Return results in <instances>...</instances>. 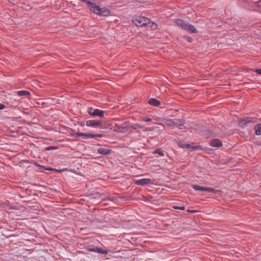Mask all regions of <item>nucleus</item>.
<instances>
[{
    "label": "nucleus",
    "mask_w": 261,
    "mask_h": 261,
    "mask_svg": "<svg viewBox=\"0 0 261 261\" xmlns=\"http://www.w3.org/2000/svg\"><path fill=\"white\" fill-rule=\"evenodd\" d=\"M132 21L137 26H146L150 28L152 30H155L157 29V25L155 23L144 16H136L133 18Z\"/></svg>",
    "instance_id": "1"
},
{
    "label": "nucleus",
    "mask_w": 261,
    "mask_h": 261,
    "mask_svg": "<svg viewBox=\"0 0 261 261\" xmlns=\"http://www.w3.org/2000/svg\"><path fill=\"white\" fill-rule=\"evenodd\" d=\"M83 2L86 3L88 9L96 14L104 16H107L110 15V11L108 9L105 8H100L95 4L86 1V0H83Z\"/></svg>",
    "instance_id": "2"
},
{
    "label": "nucleus",
    "mask_w": 261,
    "mask_h": 261,
    "mask_svg": "<svg viewBox=\"0 0 261 261\" xmlns=\"http://www.w3.org/2000/svg\"><path fill=\"white\" fill-rule=\"evenodd\" d=\"M164 122L168 126L180 127L184 125L185 123L184 120L179 119H165Z\"/></svg>",
    "instance_id": "3"
},
{
    "label": "nucleus",
    "mask_w": 261,
    "mask_h": 261,
    "mask_svg": "<svg viewBox=\"0 0 261 261\" xmlns=\"http://www.w3.org/2000/svg\"><path fill=\"white\" fill-rule=\"evenodd\" d=\"M101 121L89 120L86 121V125L88 127H93L95 128H103Z\"/></svg>",
    "instance_id": "4"
},
{
    "label": "nucleus",
    "mask_w": 261,
    "mask_h": 261,
    "mask_svg": "<svg viewBox=\"0 0 261 261\" xmlns=\"http://www.w3.org/2000/svg\"><path fill=\"white\" fill-rule=\"evenodd\" d=\"M87 111L91 116H99L100 118H103L104 117L105 112L103 111L98 109H94L92 108H88Z\"/></svg>",
    "instance_id": "5"
},
{
    "label": "nucleus",
    "mask_w": 261,
    "mask_h": 261,
    "mask_svg": "<svg viewBox=\"0 0 261 261\" xmlns=\"http://www.w3.org/2000/svg\"><path fill=\"white\" fill-rule=\"evenodd\" d=\"M152 182L151 180L149 178H142L141 179H139L136 180L135 182V184L137 185H141L144 186L146 185H149L152 184Z\"/></svg>",
    "instance_id": "6"
},
{
    "label": "nucleus",
    "mask_w": 261,
    "mask_h": 261,
    "mask_svg": "<svg viewBox=\"0 0 261 261\" xmlns=\"http://www.w3.org/2000/svg\"><path fill=\"white\" fill-rule=\"evenodd\" d=\"M210 146L214 147H220L222 146V142L218 139H215L211 140L209 142Z\"/></svg>",
    "instance_id": "7"
},
{
    "label": "nucleus",
    "mask_w": 261,
    "mask_h": 261,
    "mask_svg": "<svg viewBox=\"0 0 261 261\" xmlns=\"http://www.w3.org/2000/svg\"><path fill=\"white\" fill-rule=\"evenodd\" d=\"M176 24L179 27H181L182 29L186 30L187 28L189 23L185 22L181 19H176L175 20Z\"/></svg>",
    "instance_id": "8"
},
{
    "label": "nucleus",
    "mask_w": 261,
    "mask_h": 261,
    "mask_svg": "<svg viewBox=\"0 0 261 261\" xmlns=\"http://www.w3.org/2000/svg\"><path fill=\"white\" fill-rule=\"evenodd\" d=\"M112 150L109 149L99 148L97 149V152L102 155H109L112 153Z\"/></svg>",
    "instance_id": "9"
},
{
    "label": "nucleus",
    "mask_w": 261,
    "mask_h": 261,
    "mask_svg": "<svg viewBox=\"0 0 261 261\" xmlns=\"http://www.w3.org/2000/svg\"><path fill=\"white\" fill-rule=\"evenodd\" d=\"M88 250L90 251L96 252L101 254H108V251L106 250H103L101 248H90Z\"/></svg>",
    "instance_id": "10"
},
{
    "label": "nucleus",
    "mask_w": 261,
    "mask_h": 261,
    "mask_svg": "<svg viewBox=\"0 0 261 261\" xmlns=\"http://www.w3.org/2000/svg\"><path fill=\"white\" fill-rule=\"evenodd\" d=\"M148 103L151 106L156 107L161 104V102L155 98H150L148 101Z\"/></svg>",
    "instance_id": "11"
},
{
    "label": "nucleus",
    "mask_w": 261,
    "mask_h": 261,
    "mask_svg": "<svg viewBox=\"0 0 261 261\" xmlns=\"http://www.w3.org/2000/svg\"><path fill=\"white\" fill-rule=\"evenodd\" d=\"M17 94L19 96H30L31 95V93L28 91L25 90H22V91H19L17 92Z\"/></svg>",
    "instance_id": "12"
},
{
    "label": "nucleus",
    "mask_w": 261,
    "mask_h": 261,
    "mask_svg": "<svg viewBox=\"0 0 261 261\" xmlns=\"http://www.w3.org/2000/svg\"><path fill=\"white\" fill-rule=\"evenodd\" d=\"M186 148L188 149H192L193 150H197L200 148L199 146L195 145L194 143L192 144H187L186 146Z\"/></svg>",
    "instance_id": "13"
},
{
    "label": "nucleus",
    "mask_w": 261,
    "mask_h": 261,
    "mask_svg": "<svg viewBox=\"0 0 261 261\" xmlns=\"http://www.w3.org/2000/svg\"><path fill=\"white\" fill-rule=\"evenodd\" d=\"M186 31H187L192 33H196L197 32V31L195 29V28L193 25L190 24H188Z\"/></svg>",
    "instance_id": "14"
},
{
    "label": "nucleus",
    "mask_w": 261,
    "mask_h": 261,
    "mask_svg": "<svg viewBox=\"0 0 261 261\" xmlns=\"http://www.w3.org/2000/svg\"><path fill=\"white\" fill-rule=\"evenodd\" d=\"M256 135H261V124H257L254 127Z\"/></svg>",
    "instance_id": "15"
},
{
    "label": "nucleus",
    "mask_w": 261,
    "mask_h": 261,
    "mask_svg": "<svg viewBox=\"0 0 261 261\" xmlns=\"http://www.w3.org/2000/svg\"><path fill=\"white\" fill-rule=\"evenodd\" d=\"M192 187H193V188L196 191H205L206 192V187L199 186L196 185H193Z\"/></svg>",
    "instance_id": "16"
},
{
    "label": "nucleus",
    "mask_w": 261,
    "mask_h": 261,
    "mask_svg": "<svg viewBox=\"0 0 261 261\" xmlns=\"http://www.w3.org/2000/svg\"><path fill=\"white\" fill-rule=\"evenodd\" d=\"M95 137V135L92 134L83 133V138H94Z\"/></svg>",
    "instance_id": "17"
},
{
    "label": "nucleus",
    "mask_w": 261,
    "mask_h": 261,
    "mask_svg": "<svg viewBox=\"0 0 261 261\" xmlns=\"http://www.w3.org/2000/svg\"><path fill=\"white\" fill-rule=\"evenodd\" d=\"M206 192H212L214 193H217L220 192V190H215L213 188H206Z\"/></svg>",
    "instance_id": "18"
},
{
    "label": "nucleus",
    "mask_w": 261,
    "mask_h": 261,
    "mask_svg": "<svg viewBox=\"0 0 261 261\" xmlns=\"http://www.w3.org/2000/svg\"><path fill=\"white\" fill-rule=\"evenodd\" d=\"M153 154H159L161 156H164V152L160 149H158L156 150H155V151H153Z\"/></svg>",
    "instance_id": "19"
},
{
    "label": "nucleus",
    "mask_w": 261,
    "mask_h": 261,
    "mask_svg": "<svg viewBox=\"0 0 261 261\" xmlns=\"http://www.w3.org/2000/svg\"><path fill=\"white\" fill-rule=\"evenodd\" d=\"M129 126H128V124L127 123H123L122 126H120L119 127V129H120L121 128H124V129H128L129 128Z\"/></svg>",
    "instance_id": "20"
},
{
    "label": "nucleus",
    "mask_w": 261,
    "mask_h": 261,
    "mask_svg": "<svg viewBox=\"0 0 261 261\" xmlns=\"http://www.w3.org/2000/svg\"><path fill=\"white\" fill-rule=\"evenodd\" d=\"M187 144L185 143L184 142H179L178 143L179 147H180V148H186Z\"/></svg>",
    "instance_id": "21"
},
{
    "label": "nucleus",
    "mask_w": 261,
    "mask_h": 261,
    "mask_svg": "<svg viewBox=\"0 0 261 261\" xmlns=\"http://www.w3.org/2000/svg\"><path fill=\"white\" fill-rule=\"evenodd\" d=\"M173 208L176 210H184L185 209V207L184 206H173Z\"/></svg>",
    "instance_id": "22"
},
{
    "label": "nucleus",
    "mask_w": 261,
    "mask_h": 261,
    "mask_svg": "<svg viewBox=\"0 0 261 261\" xmlns=\"http://www.w3.org/2000/svg\"><path fill=\"white\" fill-rule=\"evenodd\" d=\"M130 127H132L134 129H137L138 128H141L142 126H141L140 125H138V124H135L134 126H130Z\"/></svg>",
    "instance_id": "23"
},
{
    "label": "nucleus",
    "mask_w": 261,
    "mask_h": 261,
    "mask_svg": "<svg viewBox=\"0 0 261 261\" xmlns=\"http://www.w3.org/2000/svg\"><path fill=\"white\" fill-rule=\"evenodd\" d=\"M185 38L187 39V40L189 42H192V38L190 37H189V36H186L185 37Z\"/></svg>",
    "instance_id": "24"
},
{
    "label": "nucleus",
    "mask_w": 261,
    "mask_h": 261,
    "mask_svg": "<svg viewBox=\"0 0 261 261\" xmlns=\"http://www.w3.org/2000/svg\"><path fill=\"white\" fill-rule=\"evenodd\" d=\"M142 120L145 122H150L151 121V119L150 118H143Z\"/></svg>",
    "instance_id": "25"
},
{
    "label": "nucleus",
    "mask_w": 261,
    "mask_h": 261,
    "mask_svg": "<svg viewBox=\"0 0 261 261\" xmlns=\"http://www.w3.org/2000/svg\"><path fill=\"white\" fill-rule=\"evenodd\" d=\"M56 148V147H54V146H49V147H48L46 148V149L47 150H51V149H55Z\"/></svg>",
    "instance_id": "26"
},
{
    "label": "nucleus",
    "mask_w": 261,
    "mask_h": 261,
    "mask_svg": "<svg viewBox=\"0 0 261 261\" xmlns=\"http://www.w3.org/2000/svg\"><path fill=\"white\" fill-rule=\"evenodd\" d=\"M256 73L261 75V69H256L254 71Z\"/></svg>",
    "instance_id": "27"
},
{
    "label": "nucleus",
    "mask_w": 261,
    "mask_h": 261,
    "mask_svg": "<svg viewBox=\"0 0 261 261\" xmlns=\"http://www.w3.org/2000/svg\"><path fill=\"white\" fill-rule=\"evenodd\" d=\"M95 135V137H99V138H101V137H103V134H98V135Z\"/></svg>",
    "instance_id": "28"
},
{
    "label": "nucleus",
    "mask_w": 261,
    "mask_h": 261,
    "mask_svg": "<svg viewBox=\"0 0 261 261\" xmlns=\"http://www.w3.org/2000/svg\"><path fill=\"white\" fill-rule=\"evenodd\" d=\"M5 108V106L3 104L0 103V110H3Z\"/></svg>",
    "instance_id": "29"
},
{
    "label": "nucleus",
    "mask_w": 261,
    "mask_h": 261,
    "mask_svg": "<svg viewBox=\"0 0 261 261\" xmlns=\"http://www.w3.org/2000/svg\"><path fill=\"white\" fill-rule=\"evenodd\" d=\"M77 136H82V133H77Z\"/></svg>",
    "instance_id": "30"
},
{
    "label": "nucleus",
    "mask_w": 261,
    "mask_h": 261,
    "mask_svg": "<svg viewBox=\"0 0 261 261\" xmlns=\"http://www.w3.org/2000/svg\"><path fill=\"white\" fill-rule=\"evenodd\" d=\"M188 211L189 212H192V213H194L195 212V211H190V210H188Z\"/></svg>",
    "instance_id": "31"
},
{
    "label": "nucleus",
    "mask_w": 261,
    "mask_h": 261,
    "mask_svg": "<svg viewBox=\"0 0 261 261\" xmlns=\"http://www.w3.org/2000/svg\"><path fill=\"white\" fill-rule=\"evenodd\" d=\"M48 170H51V169H47Z\"/></svg>",
    "instance_id": "32"
}]
</instances>
